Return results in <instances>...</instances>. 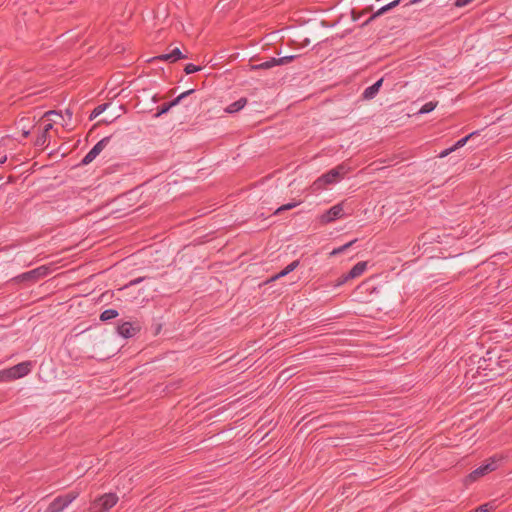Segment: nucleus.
<instances>
[{"label":"nucleus","instance_id":"f257e3e1","mask_svg":"<svg viewBox=\"0 0 512 512\" xmlns=\"http://www.w3.org/2000/svg\"><path fill=\"white\" fill-rule=\"evenodd\" d=\"M346 172L347 169L344 165H338L316 179L311 188L313 191L324 189L327 185L334 184L342 179Z\"/></svg>","mask_w":512,"mask_h":512},{"label":"nucleus","instance_id":"f03ea898","mask_svg":"<svg viewBox=\"0 0 512 512\" xmlns=\"http://www.w3.org/2000/svg\"><path fill=\"white\" fill-rule=\"evenodd\" d=\"M79 491L72 490L52 500L45 512H61L79 496Z\"/></svg>","mask_w":512,"mask_h":512},{"label":"nucleus","instance_id":"7ed1b4c3","mask_svg":"<svg viewBox=\"0 0 512 512\" xmlns=\"http://www.w3.org/2000/svg\"><path fill=\"white\" fill-rule=\"evenodd\" d=\"M118 502L115 493H106L94 500L89 508L90 512H108Z\"/></svg>","mask_w":512,"mask_h":512},{"label":"nucleus","instance_id":"20e7f679","mask_svg":"<svg viewBox=\"0 0 512 512\" xmlns=\"http://www.w3.org/2000/svg\"><path fill=\"white\" fill-rule=\"evenodd\" d=\"M31 370V362H22L2 372V376L9 380L26 376Z\"/></svg>","mask_w":512,"mask_h":512},{"label":"nucleus","instance_id":"39448f33","mask_svg":"<svg viewBox=\"0 0 512 512\" xmlns=\"http://www.w3.org/2000/svg\"><path fill=\"white\" fill-rule=\"evenodd\" d=\"M112 136H106L102 138L100 141H98L92 149L83 157V159L80 162V165L85 166L90 164L102 151L103 149L108 145L110 142Z\"/></svg>","mask_w":512,"mask_h":512},{"label":"nucleus","instance_id":"423d86ee","mask_svg":"<svg viewBox=\"0 0 512 512\" xmlns=\"http://www.w3.org/2000/svg\"><path fill=\"white\" fill-rule=\"evenodd\" d=\"M194 92H195L194 89L187 90V91L181 93L180 95H178L173 100L163 103L162 105L158 106L157 113L154 116L159 117L163 114H166L167 112L170 111L171 108L178 105L183 99H185L186 97H188L189 95H191Z\"/></svg>","mask_w":512,"mask_h":512},{"label":"nucleus","instance_id":"0eeeda50","mask_svg":"<svg viewBox=\"0 0 512 512\" xmlns=\"http://www.w3.org/2000/svg\"><path fill=\"white\" fill-rule=\"evenodd\" d=\"M49 272L50 269L47 266L43 265L28 272L22 273L17 277V279L20 281L34 282L39 280L40 278L47 276Z\"/></svg>","mask_w":512,"mask_h":512},{"label":"nucleus","instance_id":"6e6552de","mask_svg":"<svg viewBox=\"0 0 512 512\" xmlns=\"http://www.w3.org/2000/svg\"><path fill=\"white\" fill-rule=\"evenodd\" d=\"M342 214H343L342 205L336 204V205L332 206L330 209H328L327 211H325L320 216V222L322 224L331 223V222L335 221L336 219L341 218Z\"/></svg>","mask_w":512,"mask_h":512},{"label":"nucleus","instance_id":"1a4fd4ad","mask_svg":"<svg viewBox=\"0 0 512 512\" xmlns=\"http://www.w3.org/2000/svg\"><path fill=\"white\" fill-rule=\"evenodd\" d=\"M140 331V326H134L131 322H123L117 326V332L124 338L133 337Z\"/></svg>","mask_w":512,"mask_h":512},{"label":"nucleus","instance_id":"9d476101","mask_svg":"<svg viewBox=\"0 0 512 512\" xmlns=\"http://www.w3.org/2000/svg\"><path fill=\"white\" fill-rule=\"evenodd\" d=\"M53 128L52 123H47L44 125L43 129L39 132L38 136L34 141V146L39 148H44L49 139V132Z\"/></svg>","mask_w":512,"mask_h":512},{"label":"nucleus","instance_id":"9b49d317","mask_svg":"<svg viewBox=\"0 0 512 512\" xmlns=\"http://www.w3.org/2000/svg\"><path fill=\"white\" fill-rule=\"evenodd\" d=\"M401 0H394L390 3H388L387 5L381 7L380 9H378L375 13H373L365 22L363 25H368L370 24L374 19H376L377 17L385 14L386 12L390 11L391 9L395 8L396 6H398L400 4Z\"/></svg>","mask_w":512,"mask_h":512},{"label":"nucleus","instance_id":"f8f14e48","mask_svg":"<svg viewBox=\"0 0 512 512\" xmlns=\"http://www.w3.org/2000/svg\"><path fill=\"white\" fill-rule=\"evenodd\" d=\"M475 134H477V132H472L469 135L459 139L453 146H451L450 148H447V149L441 151L440 154H439V157L440 158H444V157L448 156L450 153L454 152L455 150L463 147L467 143V141L470 138H472Z\"/></svg>","mask_w":512,"mask_h":512},{"label":"nucleus","instance_id":"ddd939ff","mask_svg":"<svg viewBox=\"0 0 512 512\" xmlns=\"http://www.w3.org/2000/svg\"><path fill=\"white\" fill-rule=\"evenodd\" d=\"M383 84V78H380L378 81H376L373 85L367 87L363 93L362 98L364 100H371L373 99L379 92L381 86Z\"/></svg>","mask_w":512,"mask_h":512},{"label":"nucleus","instance_id":"4468645a","mask_svg":"<svg viewBox=\"0 0 512 512\" xmlns=\"http://www.w3.org/2000/svg\"><path fill=\"white\" fill-rule=\"evenodd\" d=\"M366 268H367L366 261L358 262L350 269L349 272L346 273V278H351V279L357 278L364 273Z\"/></svg>","mask_w":512,"mask_h":512},{"label":"nucleus","instance_id":"2eb2a0df","mask_svg":"<svg viewBox=\"0 0 512 512\" xmlns=\"http://www.w3.org/2000/svg\"><path fill=\"white\" fill-rule=\"evenodd\" d=\"M246 104L247 98L241 97L239 100L226 107V113H236L243 109Z\"/></svg>","mask_w":512,"mask_h":512},{"label":"nucleus","instance_id":"dca6fc26","mask_svg":"<svg viewBox=\"0 0 512 512\" xmlns=\"http://www.w3.org/2000/svg\"><path fill=\"white\" fill-rule=\"evenodd\" d=\"M274 66H277L276 65V58L275 57H271L269 60H266V61H263L259 64H253V65H250V69L251 70H260V69H263V70H267V69H270Z\"/></svg>","mask_w":512,"mask_h":512},{"label":"nucleus","instance_id":"f3484780","mask_svg":"<svg viewBox=\"0 0 512 512\" xmlns=\"http://www.w3.org/2000/svg\"><path fill=\"white\" fill-rule=\"evenodd\" d=\"M488 474V471H487V467L485 464L479 466L478 468H476L475 470H473L468 476L467 478L470 480V481H476L478 480L480 477L484 476Z\"/></svg>","mask_w":512,"mask_h":512},{"label":"nucleus","instance_id":"a211bd4d","mask_svg":"<svg viewBox=\"0 0 512 512\" xmlns=\"http://www.w3.org/2000/svg\"><path fill=\"white\" fill-rule=\"evenodd\" d=\"M119 315L118 311L115 309H106L100 314V320L105 322L111 319L116 318Z\"/></svg>","mask_w":512,"mask_h":512},{"label":"nucleus","instance_id":"6ab92c4d","mask_svg":"<svg viewBox=\"0 0 512 512\" xmlns=\"http://www.w3.org/2000/svg\"><path fill=\"white\" fill-rule=\"evenodd\" d=\"M109 105H110L109 103H103V104H100V105L96 106L93 109V111L91 112V114L89 116V119L93 120L96 117H98L100 114H102L109 107Z\"/></svg>","mask_w":512,"mask_h":512},{"label":"nucleus","instance_id":"aec40b11","mask_svg":"<svg viewBox=\"0 0 512 512\" xmlns=\"http://www.w3.org/2000/svg\"><path fill=\"white\" fill-rule=\"evenodd\" d=\"M172 63L180 60V59H187L188 56L186 54H183L179 48H174L170 51Z\"/></svg>","mask_w":512,"mask_h":512},{"label":"nucleus","instance_id":"412c9836","mask_svg":"<svg viewBox=\"0 0 512 512\" xmlns=\"http://www.w3.org/2000/svg\"><path fill=\"white\" fill-rule=\"evenodd\" d=\"M300 204H301V201L291 202V203L284 204V205L280 206L279 208H277L276 211L274 212V214L275 215H279L283 211L293 209V208H295L296 206H298Z\"/></svg>","mask_w":512,"mask_h":512},{"label":"nucleus","instance_id":"4be33fe9","mask_svg":"<svg viewBox=\"0 0 512 512\" xmlns=\"http://www.w3.org/2000/svg\"><path fill=\"white\" fill-rule=\"evenodd\" d=\"M356 241H357V239H354L338 248L333 249L332 252L330 253V255L335 256V255H339V254L343 253L345 250H347L349 247H351Z\"/></svg>","mask_w":512,"mask_h":512},{"label":"nucleus","instance_id":"5701e85b","mask_svg":"<svg viewBox=\"0 0 512 512\" xmlns=\"http://www.w3.org/2000/svg\"><path fill=\"white\" fill-rule=\"evenodd\" d=\"M436 106H437V102H433V101L427 102L421 107V109L419 110V113L420 114L430 113L436 108Z\"/></svg>","mask_w":512,"mask_h":512},{"label":"nucleus","instance_id":"b1692460","mask_svg":"<svg viewBox=\"0 0 512 512\" xmlns=\"http://www.w3.org/2000/svg\"><path fill=\"white\" fill-rule=\"evenodd\" d=\"M298 57L299 55H289L281 58H276V65H286Z\"/></svg>","mask_w":512,"mask_h":512},{"label":"nucleus","instance_id":"393cba45","mask_svg":"<svg viewBox=\"0 0 512 512\" xmlns=\"http://www.w3.org/2000/svg\"><path fill=\"white\" fill-rule=\"evenodd\" d=\"M162 326L163 324L161 322L154 320L150 327L152 334L154 336L159 335L162 330Z\"/></svg>","mask_w":512,"mask_h":512},{"label":"nucleus","instance_id":"a878e982","mask_svg":"<svg viewBox=\"0 0 512 512\" xmlns=\"http://www.w3.org/2000/svg\"><path fill=\"white\" fill-rule=\"evenodd\" d=\"M202 69L201 66H197V65H194L192 63H189L187 64L185 67H184V72L186 74H192V73H195V72H198Z\"/></svg>","mask_w":512,"mask_h":512},{"label":"nucleus","instance_id":"bb28decb","mask_svg":"<svg viewBox=\"0 0 512 512\" xmlns=\"http://www.w3.org/2000/svg\"><path fill=\"white\" fill-rule=\"evenodd\" d=\"M300 264V261L299 260H295L293 262H291L289 265H287L284 270L285 272H287L288 274L292 271H294Z\"/></svg>","mask_w":512,"mask_h":512},{"label":"nucleus","instance_id":"cd10ccee","mask_svg":"<svg viewBox=\"0 0 512 512\" xmlns=\"http://www.w3.org/2000/svg\"><path fill=\"white\" fill-rule=\"evenodd\" d=\"M153 60L168 61L172 63L171 53L161 54L153 58Z\"/></svg>","mask_w":512,"mask_h":512},{"label":"nucleus","instance_id":"c85d7f7f","mask_svg":"<svg viewBox=\"0 0 512 512\" xmlns=\"http://www.w3.org/2000/svg\"><path fill=\"white\" fill-rule=\"evenodd\" d=\"M485 465L487 467L488 473L497 469V464L494 458H490L489 462H487Z\"/></svg>","mask_w":512,"mask_h":512},{"label":"nucleus","instance_id":"c756f323","mask_svg":"<svg viewBox=\"0 0 512 512\" xmlns=\"http://www.w3.org/2000/svg\"><path fill=\"white\" fill-rule=\"evenodd\" d=\"M474 0H455L454 2V6L456 8H462L468 4H470L471 2H473Z\"/></svg>","mask_w":512,"mask_h":512},{"label":"nucleus","instance_id":"7c9ffc66","mask_svg":"<svg viewBox=\"0 0 512 512\" xmlns=\"http://www.w3.org/2000/svg\"><path fill=\"white\" fill-rule=\"evenodd\" d=\"M351 280V278H346V274H343L341 275L337 280H336V283H335V286L338 287V286H341L343 284H345L347 281Z\"/></svg>","mask_w":512,"mask_h":512},{"label":"nucleus","instance_id":"2f4dec72","mask_svg":"<svg viewBox=\"0 0 512 512\" xmlns=\"http://www.w3.org/2000/svg\"><path fill=\"white\" fill-rule=\"evenodd\" d=\"M288 275L287 272H285V270H281L279 273L275 274L274 276H272L267 282H273L279 278H282L284 276Z\"/></svg>","mask_w":512,"mask_h":512},{"label":"nucleus","instance_id":"473e14b6","mask_svg":"<svg viewBox=\"0 0 512 512\" xmlns=\"http://www.w3.org/2000/svg\"><path fill=\"white\" fill-rule=\"evenodd\" d=\"M489 504H483L478 506L476 509L473 510V512H490Z\"/></svg>","mask_w":512,"mask_h":512},{"label":"nucleus","instance_id":"72a5a7b5","mask_svg":"<svg viewBox=\"0 0 512 512\" xmlns=\"http://www.w3.org/2000/svg\"><path fill=\"white\" fill-rule=\"evenodd\" d=\"M146 277H139V278H136V279H133L129 282V284L127 285L128 286H135L137 284H139L140 282H142Z\"/></svg>","mask_w":512,"mask_h":512},{"label":"nucleus","instance_id":"f704fd0d","mask_svg":"<svg viewBox=\"0 0 512 512\" xmlns=\"http://www.w3.org/2000/svg\"><path fill=\"white\" fill-rule=\"evenodd\" d=\"M49 115H57V116L61 117L62 119H64V117L62 116V114L60 112H57L54 110L46 112L44 116H49Z\"/></svg>","mask_w":512,"mask_h":512},{"label":"nucleus","instance_id":"c9c22d12","mask_svg":"<svg viewBox=\"0 0 512 512\" xmlns=\"http://www.w3.org/2000/svg\"><path fill=\"white\" fill-rule=\"evenodd\" d=\"M238 57V53H233V54H230L226 57V63L228 61H232V60H235L236 58Z\"/></svg>","mask_w":512,"mask_h":512},{"label":"nucleus","instance_id":"e433bc0d","mask_svg":"<svg viewBox=\"0 0 512 512\" xmlns=\"http://www.w3.org/2000/svg\"><path fill=\"white\" fill-rule=\"evenodd\" d=\"M65 115L66 117L68 118V120H71L72 119V116H73V111L70 109V108H67L65 110Z\"/></svg>","mask_w":512,"mask_h":512},{"label":"nucleus","instance_id":"4c0bfd02","mask_svg":"<svg viewBox=\"0 0 512 512\" xmlns=\"http://www.w3.org/2000/svg\"><path fill=\"white\" fill-rule=\"evenodd\" d=\"M22 135L23 137H28L30 135V131L29 130H26L25 128L22 129Z\"/></svg>","mask_w":512,"mask_h":512},{"label":"nucleus","instance_id":"58836bf2","mask_svg":"<svg viewBox=\"0 0 512 512\" xmlns=\"http://www.w3.org/2000/svg\"><path fill=\"white\" fill-rule=\"evenodd\" d=\"M7 160V156L6 155H3L0 157V165L4 164Z\"/></svg>","mask_w":512,"mask_h":512},{"label":"nucleus","instance_id":"ea45409f","mask_svg":"<svg viewBox=\"0 0 512 512\" xmlns=\"http://www.w3.org/2000/svg\"><path fill=\"white\" fill-rule=\"evenodd\" d=\"M423 0H411L408 5H414L422 2Z\"/></svg>","mask_w":512,"mask_h":512},{"label":"nucleus","instance_id":"a19ab883","mask_svg":"<svg viewBox=\"0 0 512 512\" xmlns=\"http://www.w3.org/2000/svg\"><path fill=\"white\" fill-rule=\"evenodd\" d=\"M370 11H372V6H370V7L366 8V9L363 11V13H368V12H370Z\"/></svg>","mask_w":512,"mask_h":512},{"label":"nucleus","instance_id":"79ce46f5","mask_svg":"<svg viewBox=\"0 0 512 512\" xmlns=\"http://www.w3.org/2000/svg\"><path fill=\"white\" fill-rule=\"evenodd\" d=\"M153 101H154V102H157V101H158L157 96H154V97H153Z\"/></svg>","mask_w":512,"mask_h":512},{"label":"nucleus","instance_id":"37998d69","mask_svg":"<svg viewBox=\"0 0 512 512\" xmlns=\"http://www.w3.org/2000/svg\"><path fill=\"white\" fill-rule=\"evenodd\" d=\"M102 122H104L105 124H108V121H106V120L105 121H100L98 124H100Z\"/></svg>","mask_w":512,"mask_h":512},{"label":"nucleus","instance_id":"c03bdc74","mask_svg":"<svg viewBox=\"0 0 512 512\" xmlns=\"http://www.w3.org/2000/svg\"><path fill=\"white\" fill-rule=\"evenodd\" d=\"M233 356L229 357L228 359H225V362H228L229 360H231Z\"/></svg>","mask_w":512,"mask_h":512}]
</instances>
